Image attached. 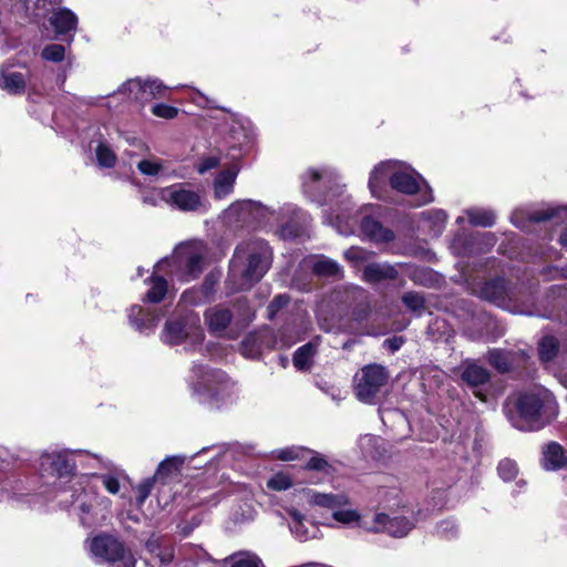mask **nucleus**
Masks as SVG:
<instances>
[{"label":"nucleus","mask_w":567,"mask_h":567,"mask_svg":"<svg viewBox=\"0 0 567 567\" xmlns=\"http://www.w3.org/2000/svg\"><path fill=\"white\" fill-rule=\"evenodd\" d=\"M310 502L317 506L326 508H336L340 505L338 496L333 494H323L313 492Z\"/></svg>","instance_id":"obj_44"},{"label":"nucleus","mask_w":567,"mask_h":567,"mask_svg":"<svg viewBox=\"0 0 567 567\" xmlns=\"http://www.w3.org/2000/svg\"><path fill=\"white\" fill-rule=\"evenodd\" d=\"M344 258L351 262L359 264L368 258V252L363 248L352 246L343 254Z\"/></svg>","instance_id":"obj_52"},{"label":"nucleus","mask_w":567,"mask_h":567,"mask_svg":"<svg viewBox=\"0 0 567 567\" xmlns=\"http://www.w3.org/2000/svg\"><path fill=\"white\" fill-rule=\"evenodd\" d=\"M128 320L137 331L148 333L155 329L158 318L145 313L141 306L134 305L130 309Z\"/></svg>","instance_id":"obj_22"},{"label":"nucleus","mask_w":567,"mask_h":567,"mask_svg":"<svg viewBox=\"0 0 567 567\" xmlns=\"http://www.w3.org/2000/svg\"><path fill=\"white\" fill-rule=\"evenodd\" d=\"M115 93L127 94L130 100L141 104L154 99V93L148 91L147 82L140 78L125 81Z\"/></svg>","instance_id":"obj_17"},{"label":"nucleus","mask_w":567,"mask_h":567,"mask_svg":"<svg viewBox=\"0 0 567 567\" xmlns=\"http://www.w3.org/2000/svg\"><path fill=\"white\" fill-rule=\"evenodd\" d=\"M204 321L212 336L223 337L234 321V313L225 305H215L204 311Z\"/></svg>","instance_id":"obj_11"},{"label":"nucleus","mask_w":567,"mask_h":567,"mask_svg":"<svg viewBox=\"0 0 567 567\" xmlns=\"http://www.w3.org/2000/svg\"><path fill=\"white\" fill-rule=\"evenodd\" d=\"M262 208L264 207L259 202H254L251 199H243V200H237V202L233 203L228 207V212H229V214L236 215L238 218H240L241 215H245L246 213L249 214L255 210L259 212Z\"/></svg>","instance_id":"obj_37"},{"label":"nucleus","mask_w":567,"mask_h":567,"mask_svg":"<svg viewBox=\"0 0 567 567\" xmlns=\"http://www.w3.org/2000/svg\"><path fill=\"white\" fill-rule=\"evenodd\" d=\"M156 481L154 476L147 477L137 485L136 502L138 505H142L147 499Z\"/></svg>","instance_id":"obj_47"},{"label":"nucleus","mask_w":567,"mask_h":567,"mask_svg":"<svg viewBox=\"0 0 567 567\" xmlns=\"http://www.w3.org/2000/svg\"><path fill=\"white\" fill-rule=\"evenodd\" d=\"M290 302V296L287 293H279L272 298V300L267 306V317L272 320L277 313L288 306Z\"/></svg>","instance_id":"obj_43"},{"label":"nucleus","mask_w":567,"mask_h":567,"mask_svg":"<svg viewBox=\"0 0 567 567\" xmlns=\"http://www.w3.org/2000/svg\"><path fill=\"white\" fill-rule=\"evenodd\" d=\"M289 515L292 519L289 527L292 534L296 535L300 540L308 538V530L303 525L305 516L297 509L289 511Z\"/></svg>","instance_id":"obj_40"},{"label":"nucleus","mask_w":567,"mask_h":567,"mask_svg":"<svg viewBox=\"0 0 567 567\" xmlns=\"http://www.w3.org/2000/svg\"><path fill=\"white\" fill-rule=\"evenodd\" d=\"M509 281L504 277L496 276L486 280L480 288L478 296L488 302L502 306L508 299Z\"/></svg>","instance_id":"obj_14"},{"label":"nucleus","mask_w":567,"mask_h":567,"mask_svg":"<svg viewBox=\"0 0 567 567\" xmlns=\"http://www.w3.org/2000/svg\"><path fill=\"white\" fill-rule=\"evenodd\" d=\"M225 567H265L262 560L251 551H237L224 560Z\"/></svg>","instance_id":"obj_30"},{"label":"nucleus","mask_w":567,"mask_h":567,"mask_svg":"<svg viewBox=\"0 0 567 567\" xmlns=\"http://www.w3.org/2000/svg\"><path fill=\"white\" fill-rule=\"evenodd\" d=\"M554 221L556 225L567 220V206L546 207L542 209H522L512 217V223L520 229L528 223Z\"/></svg>","instance_id":"obj_8"},{"label":"nucleus","mask_w":567,"mask_h":567,"mask_svg":"<svg viewBox=\"0 0 567 567\" xmlns=\"http://www.w3.org/2000/svg\"><path fill=\"white\" fill-rule=\"evenodd\" d=\"M389 372L385 367L377 363L367 364L361 369V378L355 383L359 401L372 404L381 388L386 384Z\"/></svg>","instance_id":"obj_5"},{"label":"nucleus","mask_w":567,"mask_h":567,"mask_svg":"<svg viewBox=\"0 0 567 567\" xmlns=\"http://www.w3.org/2000/svg\"><path fill=\"white\" fill-rule=\"evenodd\" d=\"M559 351V344L555 337L546 336L538 344V354L542 361L549 362L554 360Z\"/></svg>","instance_id":"obj_34"},{"label":"nucleus","mask_w":567,"mask_h":567,"mask_svg":"<svg viewBox=\"0 0 567 567\" xmlns=\"http://www.w3.org/2000/svg\"><path fill=\"white\" fill-rule=\"evenodd\" d=\"M476 316L478 321L484 323L486 327L493 326L494 328H496V321L491 313L486 311H480Z\"/></svg>","instance_id":"obj_58"},{"label":"nucleus","mask_w":567,"mask_h":567,"mask_svg":"<svg viewBox=\"0 0 567 567\" xmlns=\"http://www.w3.org/2000/svg\"><path fill=\"white\" fill-rule=\"evenodd\" d=\"M467 217L472 226L492 227L496 221L492 209L472 208L467 210Z\"/></svg>","instance_id":"obj_33"},{"label":"nucleus","mask_w":567,"mask_h":567,"mask_svg":"<svg viewBox=\"0 0 567 567\" xmlns=\"http://www.w3.org/2000/svg\"><path fill=\"white\" fill-rule=\"evenodd\" d=\"M183 463L184 457L168 456L158 464L154 477L165 484L168 477L181 472Z\"/></svg>","instance_id":"obj_29"},{"label":"nucleus","mask_w":567,"mask_h":567,"mask_svg":"<svg viewBox=\"0 0 567 567\" xmlns=\"http://www.w3.org/2000/svg\"><path fill=\"white\" fill-rule=\"evenodd\" d=\"M390 187L405 195H414L420 190L416 178L405 172H394L390 175Z\"/></svg>","instance_id":"obj_23"},{"label":"nucleus","mask_w":567,"mask_h":567,"mask_svg":"<svg viewBox=\"0 0 567 567\" xmlns=\"http://www.w3.org/2000/svg\"><path fill=\"white\" fill-rule=\"evenodd\" d=\"M237 327L248 326L255 318V310L246 297L237 298L230 308Z\"/></svg>","instance_id":"obj_25"},{"label":"nucleus","mask_w":567,"mask_h":567,"mask_svg":"<svg viewBox=\"0 0 567 567\" xmlns=\"http://www.w3.org/2000/svg\"><path fill=\"white\" fill-rule=\"evenodd\" d=\"M434 197H433V194H432V188L426 185V193L424 194V199L422 200V204H427V203H431L433 202Z\"/></svg>","instance_id":"obj_63"},{"label":"nucleus","mask_w":567,"mask_h":567,"mask_svg":"<svg viewBox=\"0 0 567 567\" xmlns=\"http://www.w3.org/2000/svg\"><path fill=\"white\" fill-rule=\"evenodd\" d=\"M461 379L470 388H477L491 381V372L474 361H466L461 373Z\"/></svg>","instance_id":"obj_19"},{"label":"nucleus","mask_w":567,"mask_h":567,"mask_svg":"<svg viewBox=\"0 0 567 567\" xmlns=\"http://www.w3.org/2000/svg\"><path fill=\"white\" fill-rule=\"evenodd\" d=\"M244 352L250 357L259 355L262 349L261 336L258 333H249L241 341Z\"/></svg>","instance_id":"obj_39"},{"label":"nucleus","mask_w":567,"mask_h":567,"mask_svg":"<svg viewBox=\"0 0 567 567\" xmlns=\"http://www.w3.org/2000/svg\"><path fill=\"white\" fill-rule=\"evenodd\" d=\"M293 484V478L286 472H278L267 481V488L276 492H281L290 488Z\"/></svg>","instance_id":"obj_38"},{"label":"nucleus","mask_w":567,"mask_h":567,"mask_svg":"<svg viewBox=\"0 0 567 567\" xmlns=\"http://www.w3.org/2000/svg\"><path fill=\"white\" fill-rule=\"evenodd\" d=\"M443 530V532H451V535L452 536H455L457 534V527L452 524L451 522H447V520H443L440 523L439 525V530Z\"/></svg>","instance_id":"obj_60"},{"label":"nucleus","mask_w":567,"mask_h":567,"mask_svg":"<svg viewBox=\"0 0 567 567\" xmlns=\"http://www.w3.org/2000/svg\"><path fill=\"white\" fill-rule=\"evenodd\" d=\"M4 43L2 47L3 51H9L18 48V40L19 38H2Z\"/></svg>","instance_id":"obj_61"},{"label":"nucleus","mask_w":567,"mask_h":567,"mask_svg":"<svg viewBox=\"0 0 567 567\" xmlns=\"http://www.w3.org/2000/svg\"><path fill=\"white\" fill-rule=\"evenodd\" d=\"M122 565L118 566V567H135L136 565V559L133 557H128L126 558L125 560L121 561Z\"/></svg>","instance_id":"obj_64"},{"label":"nucleus","mask_w":567,"mask_h":567,"mask_svg":"<svg viewBox=\"0 0 567 567\" xmlns=\"http://www.w3.org/2000/svg\"><path fill=\"white\" fill-rule=\"evenodd\" d=\"M487 361L499 373H508L513 368L508 352L504 349L495 348L488 350Z\"/></svg>","instance_id":"obj_32"},{"label":"nucleus","mask_w":567,"mask_h":567,"mask_svg":"<svg viewBox=\"0 0 567 567\" xmlns=\"http://www.w3.org/2000/svg\"><path fill=\"white\" fill-rule=\"evenodd\" d=\"M192 371L194 375L198 380H207L209 377L217 378L218 380H221V375L224 374L220 370H213L208 365L202 363V362H194L192 367Z\"/></svg>","instance_id":"obj_45"},{"label":"nucleus","mask_w":567,"mask_h":567,"mask_svg":"<svg viewBox=\"0 0 567 567\" xmlns=\"http://www.w3.org/2000/svg\"><path fill=\"white\" fill-rule=\"evenodd\" d=\"M360 229L364 237L374 244H389L395 239L392 229L384 227L381 221L371 216H364L361 219Z\"/></svg>","instance_id":"obj_15"},{"label":"nucleus","mask_w":567,"mask_h":567,"mask_svg":"<svg viewBox=\"0 0 567 567\" xmlns=\"http://www.w3.org/2000/svg\"><path fill=\"white\" fill-rule=\"evenodd\" d=\"M146 284L151 285V288L147 290L145 296L143 297V302L148 303H158L161 302L166 293L168 284L167 280L163 276L152 275L145 280Z\"/></svg>","instance_id":"obj_24"},{"label":"nucleus","mask_w":567,"mask_h":567,"mask_svg":"<svg viewBox=\"0 0 567 567\" xmlns=\"http://www.w3.org/2000/svg\"><path fill=\"white\" fill-rule=\"evenodd\" d=\"M219 165V159L217 157L210 156L203 159L199 164L197 171L200 174H204L213 168H216Z\"/></svg>","instance_id":"obj_57"},{"label":"nucleus","mask_w":567,"mask_h":567,"mask_svg":"<svg viewBox=\"0 0 567 567\" xmlns=\"http://www.w3.org/2000/svg\"><path fill=\"white\" fill-rule=\"evenodd\" d=\"M543 467L546 471H558L567 465V456L560 444L550 442L543 450Z\"/></svg>","instance_id":"obj_20"},{"label":"nucleus","mask_w":567,"mask_h":567,"mask_svg":"<svg viewBox=\"0 0 567 567\" xmlns=\"http://www.w3.org/2000/svg\"><path fill=\"white\" fill-rule=\"evenodd\" d=\"M558 243L560 246L567 251V228L561 231L559 235Z\"/></svg>","instance_id":"obj_62"},{"label":"nucleus","mask_w":567,"mask_h":567,"mask_svg":"<svg viewBox=\"0 0 567 567\" xmlns=\"http://www.w3.org/2000/svg\"><path fill=\"white\" fill-rule=\"evenodd\" d=\"M49 22L53 27L55 35L70 34L78 31V17L68 8L53 10Z\"/></svg>","instance_id":"obj_16"},{"label":"nucleus","mask_w":567,"mask_h":567,"mask_svg":"<svg viewBox=\"0 0 567 567\" xmlns=\"http://www.w3.org/2000/svg\"><path fill=\"white\" fill-rule=\"evenodd\" d=\"M179 264L185 269L186 280L196 279L204 270V259L198 252L190 251L179 256Z\"/></svg>","instance_id":"obj_28"},{"label":"nucleus","mask_w":567,"mask_h":567,"mask_svg":"<svg viewBox=\"0 0 567 567\" xmlns=\"http://www.w3.org/2000/svg\"><path fill=\"white\" fill-rule=\"evenodd\" d=\"M332 516L337 522L347 524V525H350L352 523H358L360 520V515L354 509L334 511Z\"/></svg>","instance_id":"obj_48"},{"label":"nucleus","mask_w":567,"mask_h":567,"mask_svg":"<svg viewBox=\"0 0 567 567\" xmlns=\"http://www.w3.org/2000/svg\"><path fill=\"white\" fill-rule=\"evenodd\" d=\"M307 454L311 455L302 466L307 476L302 477L300 483L318 484L332 475L334 468L322 454L309 449Z\"/></svg>","instance_id":"obj_10"},{"label":"nucleus","mask_w":567,"mask_h":567,"mask_svg":"<svg viewBox=\"0 0 567 567\" xmlns=\"http://www.w3.org/2000/svg\"><path fill=\"white\" fill-rule=\"evenodd\" d=\"M237 173L223 171L214 181V196L216 199H223L233 193Z\"/></svg>","instance_id":"obj_31"},{"label":"nucleus","mask_w":567,"mask_h":567,"mask_svg":"<svg viewBox=\"0 0 567 567\" xmlns=\"http://www.w3.org/2000/svg\"><path fill=\"white\" fill-rule=\"evenodd\" d=\"M199 402L206 404L209 410H219L221 406L218 392L213 389H208L206 393L200 395Z\"/></svg>","instance_id":"obj_51"},{"label":"nucleus","mask_w":567,"mask_h":567,"mask_svg":"<svg viewBox=\"0 0 567 567\" xmlns=\"http://www.w3.org/2000/svg\"><path fill=\"white\" fill-rule=\"evenodd\" d=\"M312 272L322 278L341 279L343 277L342 267L333 259L322 257L312 265Z\"/></svg>","instance_id":"obj_27"},{"label":"nucleus","mask_w":567,"mask_h":567,"mask_svg":"<svg viewBox=\"0 0 567 567\" xmlns=\"http://www.w3.org/2000/svg\"><path fill=\"white\" fill-rule=\"evenodd\" d=\"M167 202L181 212L206 213L209 204L197 192L187 188L186 184H174L165 189Z\"/></svg>","instance_id":"obj_6"},{"label":"nucleus","mask_w":567,"mask_h":567,"mask_svg":"<svg viewBox=\"0 0 567 567\" xmlns=\"http://www.w3.org/2000/svg\"><path fill=\"white\" fill-rule=\"evenodd\" d=\"M394 163L391 161L381 162L370 173L369 188L373 197L382 200L388 198V183H390V175L393 173Z\"/></svg>","instance_id":"obj_13"},{"label":"nucleus","mask_w":567,"mask_h":567,"mask_svg":"<svg viewBox=\"0 0 567 567\" xmlns=\"http://www.w3.org/2000/svg\"><path fill=\"white\" fill-rule=\"evenodd\" d=\"M91 550L96 557H101L109 563L123 561L133 557L125 544L110 534L95 536L91 542Z\"/></svg>","instance_id":"obj_7"},{"label":"nucleus","mask_w":567,"mask_h":567,"mask_svg":"<svg viewBox=\"0 0 567 567\" xmlns=\"http://www.w3.org/2000/svg\"><path fill=\"white\" fill-rule=\"evenodd\" d=\"M40 460L41 470L58 478H69L75 473V461L66 452L44 453Z\"/></svg>","instance_id":"obj_9"},{"label":"nucleus","mask_w":567,"mask_h":567,"mask_svg":"<svg viewBox=\"0 0 567 567\" xmlns=\"http://www.w3.org/2000/svg\"><path fill=\"white\" fill-rule=\"evenodd\" d=\"M404 307L419 316L425 310V298L421 292L408 291L401 297Z\"/></svg>","instance_id":"obj_35"},{"label":"nucleus","mask_w":567,"mask_h":567,"mask_svg":"<svg viewBox=\"0 0 567 567\" xmlns=\"http://www.w3.org/2000/svg\"><path fill=\"white\" fill-rule=\"evenodd\" d=\"M276 457L280 461H293V460H303L306 453H308V449L302 446H291L286 449H280L275 452Z\"/></svg>","instance_id":"obj_42"},{"label":"nucleus","mask_w":567,"mask_h":567,"mask_svg":"<svg viewBox=\"0 0 567 567\" xmlns=\"http://www.w3.org/2000/svg\"><path fill=\"white\" fill-rule=\"evenodd\" d=\"M158 557L163 565H168L174 559V551L173 549L166 548L159 551Z\"/></svg>","instance_id":"obj_59"},{"label":"nucleus","mask_w":567,"mask_h":567,"mask_svg":"<svg viewBox=\"0 0 567 567\" xmlns=\"http://www.w3.org/2000/svg\"><path fill=\"white\" fill-rule=\"evenodd\" d=\"M152 113L162 118L172 120L177 116L178 109L172 105H167L164 103H158L153 105Z\"/></svg>","instance_id":"obj_49"},{"label":"nucleus","mask_w":567,"mask_h":567,"mask_svg":"<svg viewBox=\"0 0 567 567\" xmlns=\"http://www.w3.org/2000/svg\"><path fill=\"white\" fill-rule=\"evenodd\" d=\"M0 89L10 95H21L25 92L27 81L20 72L0 69Z\"/></svg>","instance_id":"obj_21"},{"label":"nucleus","mask_w":567,"mask_h":567,"mask_svg":"<svg viewBox=\"0 0 567 567\" xmlns=\"http://www.w3.org/2000/svg\"><path fill=\"white\" fill-rule=\"evenodd\" d=\"M374 526L369 528L372 532H385L392 537H404L413 528L411 520L404 516L390 517L385 513H378L373 518Z\"/></svg>","instance_id":"obj_12"},{"label":"nucleus","mask_w":567,"mask_h":567,"mask_svg":"<svg viewBox=\"0 0 567 567\" xmlns=\"http://www.w3.org/2000/svg\"><path fill=\"white\" fill-rule=\"evenodd\" d=\"M101 480L105 489L111 494H117L120 492V481L112 474L101 475Z\"/></svg>","instance_id":"obj_54"},{"label":"nucleus","mask_w":567,"mask_h":567,"mask_svg":"<svg viewBox=\"0 0 567 567\" xmlns=\"http://www.w3.org/2000/svg\"><path fill=\"white\" fill-rule=\"evenodd\" d=\"M188 338L196 341L204 339L199 317L193 311H186L168 318L161 333V340L168 346H178Z\"/></svg>","instance_id":"obj_3"},{"label":"nucleus","mask_w":567,"mask_h":567,"mask_svg":"<svg viewBox=\"0 0 567 567\" xmlns=\"http://www.w3.org/2000/svg\"><path fill=\"white\" fill-rule=\"evenodd\" d=\"M42 58L51 62H61L65 56V48L62 44H49L42 51Z\"/></svg>","instance_id":"obj_46"},{"label":"nucleus","mask_w":567,"mask_h":567,"mask_svg":"<svg viewBox=\"0 0 567 567\" xmlns=\"http://www.w3.org/2000/svg\"><path fill=\"white\" fill-rule=\"evenodd\" d=\"M137 168L143 175L156 176L162 171V164L159 162L142 159L138 162Z\"/></svg>","instance_id":"obj_50"},{"label":"nucleus","mask_w":567,"mask_h":567,"mask_svg":"<svg viewBox=\"0 0 567 567\" xmlns=\"http://www.w3.org/2000/svg\"><path fill=\"white\" fill-rule=\"evenodd\" d=\"M363 279L370 284L395 280L399 277L396 268L390 264L370 262L363 268Z\"/></svg>","instance_id":"obj_18"},{"label":"nucleus","mask_w":567,"mask_h":567,"mask_svg":"<svg viewBox=\"0 0 567 567\" xmlns=\"http://www.w3.org/2000/svg\"><path fill=\"white\" fill-rule=\"evenodd\" d=\"M332 182L331 173L310 168L302 176L303 193L319 205H327L329 192H332L333 196L342 193V188L338 184L332 185Z\"/></svg>","instance_id":"obj_4"},{"label":"nucleus","mask_w":567,"mask_h":567,"mask_svg":"<svg viewBox=\"0 0 567 567\" xmlns=\"http://www.w3.org/2000/svg\"><path fill=\"white\" fill-rule=\"evenodd\" d=\"M504 410L512 425L519 431H539L549 423L548 417L545 415V401L537 393H520L513 405L509 406V403H506Z\"/></svg>","instance_id":"obj_2"},{"label":"nucleus","mask_w":567,"mask_h":567,"mask_svg":"<svg viewBox=\"0 0 567 567\" xmlns=\"http://www.w3.org/2000/svg\"><path fill=\"white\" fill-rule=\"evenodd\" d=\"M316 353L317 346L311 341L299 347L292 355L293 367L298 371H310L313 365V358Z\"/></svg>","instance_id":"obj_26"},{"label":"nucleus","mask_w":567,"mask_h":567,"mask_svg":"<svg viewBox=\"0 0 567 567\" xmlns=\"http://www.w3.org/2000/svg\"><path fill=\"white\" fill-rule=\"evenodd\" d=\"M405 338L402 336H393L383 341V348L389 350L391 353H395L404 344Z\"/></svg>","instance_id":"obj_55"},{"label":"nucleus","mask_w":567,"mask_h":567,"mask_svg":"<svg viewBox=\"0 0 567 567\" xmlns=\"http://www.w3.org/2000/svg\"><path fill=\"white\" fill-rule=\"evenodd\" d=\"M497 472L503 481L511 482L517 476L518 467L514 461L509 458H504L499 462L497 466Z\"/></svg>","instance_id":"obj_41"},{"label":"nucleus","mask_w":567,"mask_h":567,"mask_svg":"<svg viewBox=\"0 0 567 567\" xmlns=\"http://www.w3.org/2000/svg\"><path fill=\"white\" fill-rule=\"evenodd\" d=\"M97 164L104 168H113L116 164V155L109 145L100 142L95 150Z\"/></svg>","instance_id":"obj_36"},{"label":"nucleus","mask_w":567,"mask_h":567,"mask_svg":"<svg viewBox=\"0 0 567 567\" xmlns=\"http://www.w3.org/2000/svg\"><path fill=\"white\" fill-rule=\"evenodd\" d=\"M272 261L274 251L267 240L260 237L243 240L229 261L228 280L236 290H249L265 277Z\"/></svg>","instance_id":"obj_1"},{"label":"nucleus","mask_w":567,"mask_h":567,"mask_svg":"<svg viewBox=\"0 0 567 567\" xmlns=\"http://www.w3.org/2000/svg\"><path fill=\"white\" fill-rule=\"evenodd\" d=\"M148 91L154 93V99L163 97L167 86L158 79H147Z\"/></svg>","instance_id":"obj_56"},{"label":"nucleus","mask_w":567,"mask_h":567,"mask_svg":"<svg viewBox=\"0 0 567 567\" xmlns=\"http://www.w3.org/2000/svg\"><path fill=\"white\" fill-rule=\"evenodd\" d=\"M279 233L282 239H295L301 234V228L293 221H288L281 225Z\"/></svg>","instance_id":"obj_53"}]
</instances>
